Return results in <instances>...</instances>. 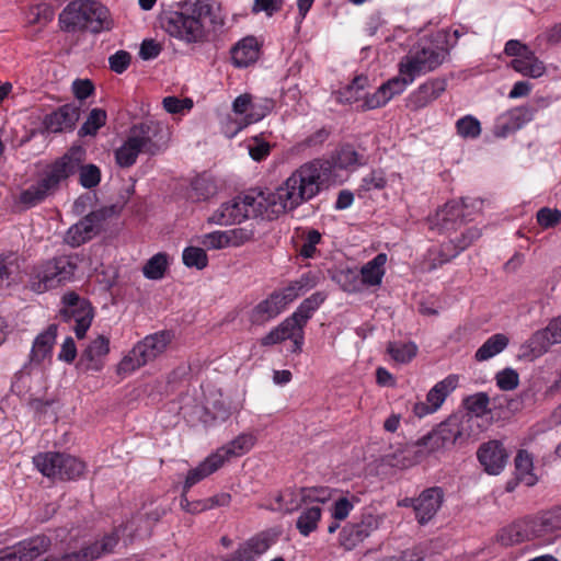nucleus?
Listing matches in <instances>:
<instances>
[{
    "label": "nucleus",
    "mask_w": 561,
    "mask_h": 561,
    "mask_svg": "<svg viewBox=\"0 0 561 561\" xmlns=\"http://www.w3.org/2000/svg\"><path fill=\"white\" fill-rule=\"evenodd\" d=\"M332 167L329 160L314 159L296 169L274 192L264 191L270 220L314 198L329 181Z\"/></svg>",
    "instance_id": "1"
},
{
    "label": "nucleus",
    "mask_w": 561,
    "mask_h": 561,
    "mask_svg": "<svg viewBox=\"0 0 561 561\" xmlns=\"http://www.w3.org/2000/svg\"><path fill=\"white\" fill-rule=\"evenodd\" d=\"M471 421L469 414H453L439 423L436 428L421 437L414 444H404L388 451V466L408 468L414 463L415 447H424L427 453L463 444L471 437Z\"/></svg>",
    "instance_id": "2"
},
{
    "label": "nucleus",
    "mask_w": 561,
    "mask_h": 561,
    "mask_svg": "<svg viewBox=\"0 0 561 561\" xmlns=\"http://www.w3.org/2000/svg\"><path fill=\"white\" fill-rule=\"evenodd\" d=\"M211 22V5L196 1L183 11H171L161 19L162 28L171 36L186 44L207 41V22Z\"/></svg>",
    "instance_id": "3"
},
{
    "label": "nucleus",
    "mask_w": 561,
    "mask_h": 561,
    "mask_svg": "<svg viewBox=\"0 0 561 561\" xmlns=\"http://www.w3.org/2000/svg\"><path fill=\"white\" fill-rule=\"evenodd\" d=\"M60 28L65 32L99 34L111 31L114 21L108 9L94 0H73L59 14Z\"/></svg>",
    "instance_id": "4"
},
{
    "label": "nucleus",
    "mask_w": 561,
    "mask_h": 561,
    "mask_svg": "<svg viewBox=\"0 0 561 561\" xmlns=\"http://www.w3.org/2000/svg\"><path fill=\"white\" fill-rule=\"evenodd\" d=\"M558 530H561V505L545 511L537 516L519 518L503 527L496 534V541L504 547H511L542 538Z\"/></svg>",
    "instance_id": "5"
},
{
    "label": "nucleus",
    "mask_w": 561,
    "mask_h": 561,
    "mask_svg": "<svg viewBox=\"0 0 561 561\" xmlns=\"http://www.w3.org/2000/svg\"><path fill=\"white\" fill-rule=\"evenodd\" d=\"M257 217L270 220V209L264 191L252 188L222 203L208 218V221L219 226H228Z\"/></svg>",
    "instance_id": "6"
},
{
    "label": "nucleus",
    "mask_w": 561,
    "mask_h": 561,
    "mask_svg": "<svg viewBox=\"0 0 561 561\" xmlns=\"http://www.w3.org/2000/svg\"><path fill=\"white\" fill-rule=\"evenodd\" d=\"M79 159L73 153L56 159L46 167L38 181L21 192L20 203L30 208L44 202L59 190L62 182L71 176L80 162Z\"/></svg>",
    "instance_id": "7"
},
{
    "label": "nucleus",
    "mask_w": 561,
    "mask_h": 561,
    "mask_svg": "<svg viewBox=\"0 0 561 561\" xmlns=\"http://www.w3.org/2000/svg\"><path fill=\"white\" fill-rule=\"evenodd\" d=\"M78 267L72 255H58L42 261L32 267L28 286L32 291L43 294L71 282Z\"/></svg>",
    "instance_id": "8"
},
{
    "label": "nucleus",
    "mask_w": 561,
    "mask_h": 561,
    "mask_svg": "<svg viewBox=\"0 0 561 561\" xmlns=\"http://www.w3.org/2000/svg\"><path fill=\"white\" fill-rule=\"evenodd\" d=\"M170 331H159L145 336L117 365V374L129 375L162 355L172 341Z\"/></svg>",
    "instance_id": "9"
},
{
    "label": "nucleus",
    "mask_w": 561,
    "mask_h": 561,
    "mask_svg": "<svg viewBox=\"0 0 561 561\" xmlns=\"http://www.w3.org/2000/svg\"><path fill=\"white\" fill-rule=\"evenodd\" d=\"M446 36L437 34L432 38L420 39L402 59L407 65L405 71H412L417 77L435 70L448 55L444 46Z\"/></svg>",
    "instance_id": "10"
},
{
    "label": "nucleus",
    "mask_w": 561,
    "mask_h": 561,
    "mask_svg": "<svg viewBox=\"0 0 561 561\" xmlns=\"http://www.w3.org/2000/svg\"><path fill=\"white\" fill-rule=\"evenodd\" d=\"M33 462L43 476L62 481L75 480L85 470L84 462L65 453H39L34 456Z\"/></svg>",
    "instance_id": "11"
},
{
    "label": "nucleus",
    "mask_w": 561,
    "mask_h": 561,
    "mask_svg": "<svg viewBox=\"0 0 561 561\" xmlns=\"http://www.w3.org/2000/svg\"><path fill=\"white\" fill-rule=\"evenodd\" d=\"M128 136L141 153L153 157L168 148L171 134L163 123L148 119L133 125Z\"/></svg>",
    "instance_id": "12"
},
{
    "label": "nucleus",
    "mask_w": 561,
    "mask_h": 561,
    "mask_svg": "<svg viewBox=\"0 0 561 561\" xmlns=\"http://www.w3.org/2000/svg\"><path fill=\"white\" fill-rule=\"evenodd\" d=\"M121 210L122 206L114 204L91 211L68 229L65 236L66 243L72 248L80 247L100 231L103 221L118 215Z\"/></svg>",
    "instance_id": "13"
},
{
    "label": "nucleus",
    "mask_w": 561,
    "mask_h": 561,
    "mask_svg": "<svg viewBox=\"0 0 561 561\" xmlns=\"http://www.w3.org/2000/svg\"><path fill=\"white\" fill-rule=\"evenodd\" d=\"M332 492L329 488L311 486L297 490H286L277 495L279 510L284 513H293L310 504H324L331 500Z\"/></svg>",
    "instance_id": "14"
},
{
    "label": "nucleus",
    "mask_w": 561,
    "mask_h": 561,
    "mask_svg": "<svg viewBox=\"0 0 561 561\" xmlns=\"http://www.w3.org/2000/svg\"><path fill=\"white\" fill-rule=\"evenodd\" d=\"M65 308L61 316L65 320L75 321V333L78 339H83L91 327L93 319V309L90 302L79 297L75 291H69L62 296Z\"/></svg>",
    "instance_id": "15"
},
{
    "label": "nucleus",
    "mask_w": 561,
    "mask_h": 561,
    "mask_svg": "<svg viewBox=\"0 0 561 561\" xmlns=\"http://www.w3.org/2000/svg\"><path fill=\"white\" fill-rule=\"evenodd\" d=\"M469 221H472V213L465 211L459 201H450L430 219V228L437 229L442 233H450Z\"/></svg>",
    "instance_id": "16"
},
{
    "label": "nucleus",
    "mask_w": 561,
    "mask_h": 561,
    "mask_svg": "<svg viewBox=\"0 0 561 561\" xmlns=\"http://www.w3.org/2000/svg\"><path fill=\"white\" fill-rule=\"evenodd\" d=\"M458 376L449 375L438 381L426 394L425 401H419L413 404V414L422 419L435 413L445 402L446 398L456 389Z\"/></svg>",
    "instance_id": "17"
},
{
    "label": "nucleus",
    "mask_w": 561,
    "mask_h": 561,
    "mask_svg": "<svg viewBox=\"0 0 561 561\" xmlns=\"http://www.w3.org/2000/svg\"><path fill=\"white\" fill-rule=\"evenodd\" d=\"M445 499L444 490L439 486L427 488L416 497L414 507L415 518L420 525H426L440 510Z\"/></svg>",
    "instance_id": "18"
},
{
    "label": "nucleus",
    "mask_w": 561,
    "mask_h": 561,
    "mask_svg": "<svg viewBox=\"0 0 561 561\" xmlns=\"http://www.w3.org/2000/svg\"><path fill=\"white\" fill-rule=\"evenodd\" d=\"M274 107V103L271 99L254 100L251 98L250 114L247 117H242L239 121L227 122L222 130L228 138L234 137L243 128L251 124L257 123L268 115Z\"/></svg>",
    "instance_id": "19"
},
{
    "label": "nucleus",
    "mask_w": 561,
    "mask_h": 561,
    "mask_svg": "<svg viewBox=\"0 0 561 561\" xmlns=\"http://www.w3.org/2000/svg\"><path fill=\"white\" fill-rule=\"evenodd\" d=\"M80 116L79 107L75 104H65L46 115L44 126L49 133L70 131Z\"/></svg>",
    "instance_id": "20"
},
{
    "label": "nucleus",
    "mask_w": 561,
    "mask_h": 561,
    "mask_svg": "<svg viewBox=\"0 0 561 561\" xmlns=\"http://www.w3.org/2000/svg\"><path fill=\"white\" fill-rule=\"evenodd\" d=\"M477 455L480 463L490 474H499L508 458L503 445L497 440H490L482 444Z\"/></svg>",
    "instance_id": "21"
},
{
    "label": "nucleus",
    "mask_w": 561,
    "mask_h": 561,
    "mask_svg": "<svg viewBox=\"0 0 561 561\" xmlns=\"http://www.w3.org/2000/svg\"><path fill=\"white\" fill-rule=\"evenodd\" d=\"M270 547V538L261 534L240 545L232 554L224 558L222 561H256Z\"/></svg>",
    "instance_id": "22"
},
{
    "label": "nucleus",
    "mask_w": 561,
    "mask_h": 561,
    "mask_svg": "<svg viewBox=\"0 0 561 561\" xmlns=\"http://www.w3.org/2000/svg\"><path fill=\"white\" fill-rule=\"evenodd\" d=\"M446 90V81L444 79L430 80L419 87L408 99V106L417 111L427 106L435 101Z\"/></svg>",
    "instance_id": "23"
},
{
    "label": "nucleus",
    "mask_w": 561,
    "mask_h": 561,
    "mask_svg": "<svg viewBox=\"0 0 561 561\" xmlns=\"http://www.w3.org/2000/svg\"><path fill=\"white\" fill-rule=\"evenodd\" d=\"M73 153L77 158H80L76 170L71 173V176L79 173V183L84 188H93L99 185L101 181V171L95 164H84L87 152L81 146L71 147L62 157H67Z\"/></svg>",
    "instance_id": "24"
},
{
    "label": "nucleus",
    "mask_w": 561,
    "mask_h": 561,
    "mask_svg": "<svg viewBox=\"0 0 561 561\" xmlns=\"http://www.w3.org/2000/svg\"><path fill=\"white\" fill-rule=\"evenodd\" d=\"M261 45L256 37L247 36L231 48V60L234 67L245 68L260 57Z\"/></svg>",
    "instance_id": "25"
},
{
    "label": "nucleus",
    "mask_w": 561,
    "mask_h": 561,
    "mask_svg": "<svg viewBox=\"0 0 561 561\" xmlns=\"http://www.w3.org/2000/svg\"><path fill=\"white\" fill-rule=\"evenodd\" d=\"M110 352V339L99 335L91 341L81 355V362L88 370L99 371L103 367V359Z\"/></svg>",
    "instance_id": "26"
},
{
    "label": "nucleus",
    "mask_w": 561,
    "mask_h": 561,
    "mask_svg": "<svg viewBox=\"0 0 561 561\" xmlns=\"http://www.w3.org/2000/svg\"><path fill=\"white\" fill-rule=\"evenodd\" d=\"M57 336V325L50 324L39 333L32 346L28 365H39L46 357L51 356L53 346Z\"/></svg>",
    "instance_id": "27"
},
{
    "label": "nucleus",
    "mask_w": 561,
    "mask_h": 561,
    "mask_svg": "<svg viewBox=\"0 0 561 561\" xmlns=\"http://www.w3.org/2000/svg\"><path fill=\"white\" fill-rule=\"evenodd\" d=\"M284 308L277 300V296L270 294L264 300L255 305L249 312V322L252 325H264L276 318Z\"/></svg>",
    "instance_id": "28"
},
{
    "label": "nucleus",
    "mask_w": 561,
    "mask_h": 561,
    "mask_svg": "<svg viewBox=\"0 0 561 561\" xmlns=\"http://www.w3.org/2000/svg\"><path fill=\"white\" fill-rule=\"evenodd\" d=\"M256 438L251 433H242L228 444L218 448L214 454L219 455L222 466L232 457H240L254 446Z\"/></svg>",
    "instance_id": "29"
},
{
    "label": "nucleus",
    "mask_w": 561,
    "mask_h": 561,
    "mask_svg": "<svg viewBox=\"0 0 561 561\" xmlns=\"http://www.w3.org/2000/svg\"><path fill=\"white\" fill-rule=\"evenodd\" d=\"M551 331H548V325L536 331L523 345V356L537 358L548 352L549 347L553 344H558V341H552L553 335Z\"/></svg>",
    "instance_id": "30"
},
{
    "label": "nucleus",
    "mask_w": 561,
    "mask_h": 561,
    "mask_svg": "<svg viewBox=\"0 0 561 561\" xmlns=\"http://www.w3.org/2000/svg\"><path fill=\"white\" fill-rule=\"evenodd\" d=\"M457 251L453 245V242H443L439 245H434L427 250V253L422 263L423 271H434L440 267L443 264L450 262L457 256Z\"/></svg>",
    "instance_id": "31"
},
{
    "label": "nucleus",
    "mask_w": 561,
    "mask_h": 561,
    "mask_svg": "<svg viewBox=\"0 0 561 561\" xmlns=\"http://www.w3.org/2000/svg\"><path fill=\"white\" fill-rule=\"evenodd\" d=\"M219 455L210 454L205 460H203L197 467L191 469L187 472L184 482V492H187L193 485L209 477L218 469L222 467Z\"/></svg>",
    "instance_id": "32"
},
{
    "label": "nucleus",
    "mask_w": 561,
    "mask_h": 561,
    "mask_svg": "<svg viewBox=\"0 0 561 561\" xmlns=\"http://www.w3.org/2000/svg\"><path fill=\"white\" fill-rule=\"evenodd\" d=\"M385 264L386 253H379L371 261L363 265L358 272L364 288L378 286L381 284V279L385 273Z\"/></svg>",
    "instance_id": "33"
},
{
    "label": "nucleus",
    "mask_w": 561,
    "mask_h": 561,
    "mask_svg": "<svg viewBox=\"0 0 561 561\" xmlns=\"http://www.w3.org/2000/svg\"><path fill=\"white\" fill-rule=\"evenodd\" d=\"M49 547L50 539L48 537L36 536L30 540L20 542L15 547L14 554L19 556L21 561H30L48 551Z\"/></svg>",
    "instance_id": "34"
},
{
    "label": "nucleus",
    "mask_w": 561,
    "mask_h": 561,
    "mask_svg": "<svg viewBox=\"0 0 561 561\" xmlns=\"http://www.w3.org/2000/svg\"><path fill=\"white\" fill-rule=\"evenodd\" d=\"M322 511L319 504L306 505L296 520V528L304 537H308L316 531L321 519Z\"/></svg>",
    "instance_id": "35"
},
{
    "label": "nucleus",
    "mask_w": 561,
    "mask_h": 561,
    "mask_svg": "<svg viewBox=\"0 0 561 561\" xmlns=\"http://www.w3.org/2000/svg\"><path fill=\"white\" fill-rule=\"evenodd\" d=\"M510 65L515 71L530 78H539L546 71L543 62L536 57L534 51L520 58H514Z\"/></svg>",
    "instance_id": "36"
},
{
    "label": "nucleus",
    "mask_w": 561,
    "mask_h": 561,
    "mask_svg": "<svg viewBox=\"0 0 561 561\" xmlns=\"http://www.w3.org/2000/svg\"><path fill=\"white\" fill-rule=\"evenodd\" d=\"M510 343V339L503 333L491 335L476 352L477 362L488 360L504 351Z\"/></svg>",
    "instance_id": "37"
},
{
    "label": "nucleus",
    "mask_w": 561,
    "mask_h": 561,
    "mask_svg": "<svg viewBox=\"0 0 561 561\" xmlns=\"http://www.w3.org/2000/svg\"><path fill=\"white\" fill-rule=\"evenodd\" d=\"M327 295L322 291L313 293L304 299L293 316L305 327L313 312L324 302Z\"/></svg>",
    "instance_id": "38"
},
{
    "label": "nucleus",
    "mask_w": 561,
    "mask_h": 561,
    "mask_svg": "<svg viewBox=\"0 0 561 561\" xmlns=\"http://www.w3.org/2000/svg\"><path fill=\"white\" fill-rule=\"evenodd\" d=\"M417 354V346L412 341H399L388 343V355L397 364H408Z\"/></svg>",
    "instance_id": "39"
},
{
    "label": "nucleus",
    "mask_w": 561,
    "mask_h": 561,
    "mask_svg": "<svg viewBox=\"0 0 561 561\" xmlns=\"http://www.w3.org/2000/svg\"><path fill=\"white\" fill-rule=\"evenodd\" d=\"M515 476L527 486L537 483V477L533 473V458L525 450H519L515 457Z\"/></svg>",
    "instance_id": "40"
},
{
    "label": "nucleus",
    "mask_w": 561,
    "mask_h": 561,
    "mask_svg": "<svg viewBox=\"0 0 561 561\" xmlns=\"http://www.w3.org/2000/svg\"><path fill=\"white\" fill-rule=\"evenodd\" d=\"M216 193L213 181L206 178H196L191 182L187 198L194 203L207 201Z\"/></svg>",
    "instance_id": "41"
},
{
    "label": "nucleus",
    "mask_w": 561,
    "mask_h": 561,
    "mask_svg": "<svg viewBox=\"0 0 561 561\" xmlns=\"http://www.w3.org/2000/svg\"><path fill=\"white\" fill-rule=\"evenodd\" d=\"M334 279L345 293H359L364 289L360 275L357 270L346 268L339 271Z\"/></svg>",
    "instance_id": "42"
},
{
    "label": "nucleus",
    "mask_w": 561,
    "mask_h": 561,
    "mask_svg": "<svg viewBox=\"0 0 561 561\" xmlns=\"http://www.w3.org/2000/svg\"><path fill=\"white\" fill-rule=\"evenodd\" d=\"M139 147L127 136L123 145L115 151L116 163L122 168H129L136 163L140 154Z\"/></svg>",
    "instance_id": "43"
},
{
    "label": "nucleus",
    "mask_w": 561,
    "mask_h": 561,
    "mask_svg": "<svg viewBox=\"0 0 561 561\" xmlns=\"http://www.w3.org/2000/svg\"><path fill=\"white\" fill-rule=\"evenodd\" d=\"M407 65L401 60L399 67V76L388 80V101L400 93H402L407 85L412 83L417 77L412 71H405Z\"/></svg>",
    "instance_id": "44"
},
{
    "label": "nucleus",
    "mask_w": 561,
    "mask_h": 561,
    "mask_svg": "<svg viewBox=\"0 0 561 561\" xmlns=\"http://www.w3.org/2000/svg\"><path fill=\"white\" fill-rule=\"evenodd\" d=\"M368 83V78L357 76L354 80L339 92V100L345 103L359 101L364 96V89Z\"/></svg>",
    "instance_id": "45"
},
{
    "label": "nucleus",
    "mask_w": 561,
    "mask_h": 561,
    "mask_svg": "<svg viewBox=\"0 0 561 561\" xmlns=\"http://www.w3.org/2000/svg\"><path fill=\"white\" fill-rule=\"evenodd\" d=\"M168 267V255L157 253L142 267V274L148 279H161Z\"/></svg>",
    "instance_id": "46"
},
{
    "label": "nucleus",
    "mask_w": 561,
    "mask_h": 561,
    "mask_svg": "<svg viewBox=\"0 0 561 561\" xmlns=\"http://www.w3.org/2000/svg\"><path fill=\"white\" fill-rule=\"evenodd\" d=\"M106 112L102 108H93L89 116L87 117V121L82 124V126L79 129L80 136H94L96 135L98 130L103 127L106 123Z\"/></svg>",
    "instance_id": "47"
},
{
    "label": "nucleus",
    "mask_w": 561,
    "mask_h": 561,
    "mask_svg": "<svg viewBox=\"0 0 561 561\" xmlns=\"http://www.w3.org/2000/svg\"><path fill=\"white\" fill-rule=\"evenodd\" d=\"M490 399L485 392H478L463 399L466 410L477 417L489 413Z\"/></svg>",
    "instance_id": "48"
},
{
    "label": "nucleus",
    "mask_w": 561,
    "mask_h": 561,
    "mask_svg": "<svg viewBox=\"0 0 561 561\" xmlns=\"http://www.w3.org/2000/svg\"><path fill=\"white\" fill-rule=\"evenodd\" d=\"M456 129L460 137L474 139L481 134V124L472 115H466L456 122Z\"/></svg>",
    "instance_id": "49"
},
{
    "label": "nucleus",
    "mask_w": 561,
    "mask_h": 561,
    "mask_svg": "<svg viewBox=\"0 0 561 561\" xmlns=\"http://www.w3.org/2000/svg\"><path fill=\"white\" fill-rule=\"evenodd\" d=\"M482 236L481 229L477 227H468L459 236L450 238L448 241L453 242L457 254L468 249L474 241Z\"/></svg>",
    "instance_id": "50"
},
{
    "label": "nucleus",
    "mask_w": 561,
    "mask_h": 561,
    "mask_svg": "<svg viewBox=\"0 0 561 561\" xmlns=\"http://www.w3.org/2000/svg\"><path fill=\"white\" fill-rule=\"evenodd\" d=\"M183 263L187 267L203 270L208 264V257L204 249L198 247H187L183 251Z\"/></svg>",
    "instance_id": "51"
},
{
    "label": "nucleus",
    "mask_w": 561,
    "mask_h": 561,
    "mask_svg": "<svg viewBox=\"0 0 561 561\" xmlns=\"http://www.w3.org/2000/svg\"><path fill=\"white\" fill-rule=\"evenodd\" d=\"M55 12L51 5L41 3L31 7L27 11V21L30 24H47L54 19Z\"/></svg>",
    "instance_id": "52"
},
{
    "label": "nucleus",
    "mask_w": 561,
    "mask_h": 561,
    "mask_svg": "<svg viewBox=\"0 0 561 561\" xmlns=\"http://www.w3.org/2000/svg\"><path fill=\"white\" fill-rule=\"evenodd\" d=\"M229 247L238 248L255 239V230L251 227H239L227 230Z\"/></svg>",
    "instance_id": "53"
},
{
    "label": "nucleus",
    "mask_w": 561,
    "mask_h": 561,
    "mask_svg": "<svg viewBox=\"0 0 561 561\" xmlns=\"http://www.w3.org/2000/svg\"><path fill=\"white\" fill-rule=\"evenodd\" d=\"M535 108L531 106H517L505 113L513 128L520 129L526 123L534 117Z\"/></svg>",
    "instance_id": "54"
},
{
    "label": "nucleus",
    "mask_w": 561,
    "mask_h": 561,
    "mask_svg": "<svg viewBox=\"0 0 561 561\" xmlns=\"http://www.w3.org/2000/svg\"><path fill=\"white\" fill-rule=\"evenodd\" d=\"M19 256L15 252L8 251L0 254V287L7 282L13 268L19 267Z\"/></svg>",
    "instance_id": "55"
},
{
    "label": "nucleus",
    "mask_w": 561,
    "mask_h": 561,
    "mask_svg": "<svg viewBox=\"0 0 561 561\" xmlns=\"http://www.w3.org/2000/svg\"><path fill=\"white\" fill-rule=\"evenodd\" d=\"M321 241V233L316 229H309L304 234V242L300 247L299 253L305 259H311L316 254V247Z\"/></svg>",
    "instance_id": "56"
},
{
    "label": "nucleus",
    "mask_w": 561,
    "mask_h": 561,
    "mask_svg": "<svg viewBox=\"0 0 561 561\" xmlns=\"http://www.w3.org/2000/svg\"><path fill=\"white\" fill-rule=\"evenodd\" d=\"M496 386L504 391H511L518 387L519 376L518 373L513 368H504L499 371L495 376Z\"/></svg>",
    "instance_id": "57"
},
{
    "label": "nucleus",
    "mask_w": 561,
    "mask_h": 561,
    "mask_svg": "<svg viewBox=\"0 0 561 561\" xmlns=\"http://www.w3.org/2000/svg\"><path fill=\"white\" fill-rule=\"evenodd\" d=\"M358 159L359 157L356 150L352 146L347 145L337 151L334 164L340 169H348L357 165Z\"/></svg>",
    "instance_id": "58"
},
{
    "label": "nucleus",
    "mask_w": 561,
    "mask_h": 561,
    "mask_svg": "<svg viewBox=\"0 0 561 561\" xmlns=\"http://www.w3.org/2000/svg\"><path fill=\"white\" fill-rule=\"evenodd\" d=\"M201 243L209 250L230 248L226 231H214L203 236Z\"/></svg>",
    "instance_id": "59"
},
{
    "label": "nucleus",
    "mask_w": 561,
    "mask_h": 561,
    "mask_svg": "<svg viewBox=\"0 0 561 561\" xmlns=\"http://www.w3.org/2000/svg\"><path fill=\"white\" fill-rule=\"evenodd\" d=\"M561 220V211L543 207L537 213V221L542 228L556 227Z\"/></svg>",
    "instance_id": "60"
},
{
    "label": "nucleus",
    "mask_w": 561,
    "mask_h": 561,
    "mask_svg": "<svg viewBox=\"0 0 561 561\" xmlns=\"http://www.w3.org/2000/svg\"><path fill=\"white\" fill-rule=\"evenodd\" d=\"M131 56L126 50H118L108 58L110 69L123 73L130 65Z\"/></svg>",
    "instance_id": "61"
},
{
    "label": "nucleus",
    "mask_w": 561,
    "mask_h": 561,
    "mask_svg": "<svg viewBox=\"0 0 561 561\" xmlns=\"http://www.w3.org/2000/svg\"><path fill=\"white\" fill-rule=\"evenodd\" d=\"M301 294L302 291L297 288V284L295 282H291L287 287L280 290L273 291V295L277 296V300L284 309L288 304L293 302Z\"/></svg>",
    "instance_id": "62"
},
{
    "label": "nucleus",
    "mask_w": 561,
    "mask_h": 561,
    "mask_svg": "<svg viewBox=\"0 0 561 561\" xmlns=\"http://www.w3.org/2000/svg\"><path fill=\"white\" fill-rule=\"evenodd\" d=\"M248 148L251 158L255 161L265 159L271 151L270 144L260 139L259 137H253L252 142L249 144Z\"/></svg>",
    "instance_id": "63"
},
{
    "label": "nucleus",
    "mask_w": 561,
    "mask_h": 561,
    "mask_svg": "<svg viewBox=\"0 0 561 561\" xmlns=\"http://www.w3.org/2000/svg\"><path fill=\"white\" fill-rule=\"evenodd\" d=\"M282 335H284V340H288L294 337L297 332H300L305 327L291 314L282 321L277 325Z\"/></svg>",
    "instance_id": "64"
}]
</instances>
